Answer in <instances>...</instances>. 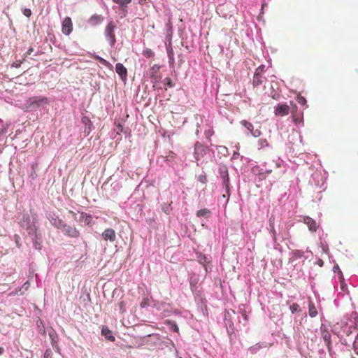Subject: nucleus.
<instances>
[{
	"instance_id": "1",
	"label": "nucleus",
	"mask_w": 358,
	"mask_h": 358,
	"mask_svg": "<svg viewBox=\"0 0 358 358\" xmlns=\"http://www.w3.org/2000/svg\"><path fill=\"white\" fill-rule=\"evenodd\" d=\"M337 326L341 329V331L349 336L352 334L354 330L358 329V319L348 318L346 320H342L340 323H337Z\"/></svg>"
},
{
	"instance_id": "2",
	"label": "nucleus",
	"mask_w": 358,
	"mask_h": 358,
	"mask_svg": "<svg viewBox=\"0 0 358 358\" xmlns=\"http://www.w3.org/2000/svg\"><path fill=\"white\" fill-rule=\"evenodd\" d=\"M48 103V99L45 96H33L27 101V109L31 110L38 108L41 105H46Z\"/></svg>"
},
{
	"instance_id": "3",
	"label": "nucleus",
	"mask_w": 358,
	"mask_h": 358,
	"mask_svg": "<svg viewBox=\"0 0 358 358\" xmlns=\"http://www.w3.org/2000/svg\"><path fill=\"white\" fill-rule=\"evenodd\" d=\"M115 24L113 21H110L106 25L104 30V34L106 38V40L109 41V43L111 47L114 46L116 43V38L115 34Z\"/></svg>"
},
{
	"instance_id": "4",
	"label": "nucleus",
	"mask_w": 358,
	"mask_h": 358,
	"mask_svg": "<svg viewBox=\"0 0 358 358\" xmlns=\"http://www.w3.org/2000/svg\"><path fill=\"white\" fill-rule=\"evenodd\" d=\"M207 148L202 143L196 142L194 145V157L199 161L202 159L206 154Z\"/></svg>"
},
{
	"instance_id": "5",
	"label": "nucleus",
	"mask_w": 358,
	"mask_h": 358,
	"mask_svg": "<svg viewBox=\"0 0 358 358\" xmlns=\"http://www.w3.org/2000/svg\"><path fill=\"white\" fill-rule=\"evenodd\" d=\"M61 229L66 236L71 238H78L80 236L78 230L73 226L67 225L64 223V226H62Z\"/></svg>"
},
{
	"instance_id": "6",
	"label": "nucleus",
	"mask_w": 358,
	"mask_h": 358,
	"mask_svg": "<svg viewBox=\"0 0 358 358\" xmlns=\"http://www.w3.org/2000/svg\"><path fill=\"white\" fill-rule=\"evenodd\" d=\"M320 331L321 336L325 342L329 352H330L331 350V334L324 325L320 327Z\"/></svg>"
},
{
	"instance_id": "7",
	"label": "nucleus",
	"mask_w": 358,
	"mask_h": 358,
	"mask_svg": "<svg viewBox=\"0 0 358 358\" xmlns=\"http://www.w3.org/2000/svg\"><path fill=\"white\" fill-rule=\"evenodd\" d=\"M160 68L161 66L159 65L154 64L149 69V75L155 83L158 82L161 79Z\"/></svg>"
},
{
	"instance_id": "8",
	"label": "nucleus",
	"mask_w": 358,
	"mask_h": 358,
	"mask_svg": "<svg viewBox=\"0 0 358 358\" xmlns=\"http://www.w3.org/2000/svg\"><path fill=\"white\" fill-rule=\"evenodd\" d=\"M73 30V23L69 17H66L62 22V31L64 34L69 35Z\"/></svg>"
},
{
	"instance_id": "9",
	"label": "nucleus",
	"mask_w": 358,
	"mask_h": 358,
	"mask_svg": "<svg viewBox=\"0 0 358 358\" xmlns=\"http://www.w3.org/2000/svg\"><path fill=\"white\" fill-rule=\"evenodd\" d=\"M102 237L104 241H109L110 242H114L116 240V233L114 229L112 228L106 229L102 233Z\"/></svg>"
},
{
	"instance_id": "10",
	"label": "nucleus",
	"mask_w": 358,
	"mask_h": 358,
	"mask_svg": "<svg viewBox=\"0 0 358 358\" xmlns=\"http://www.w3.org/2000/svg\"><path fill=\"white\" fill-rule=\"evenodd\" d=\"M48 219L50 222L57 229H62V226H64V222L62 220L59 219V217L54 213H50L48 216Z\"/></svg>"
},
{
	"instance_id": "11",
	"label": "nucleus",
	"mask_w": 358,
	"mask_h": 358,
	"mask_svg": "<svg viewBox=\"0 0 358 358\" xmlns=\"http://www.w3.org/2000/svg\"><path fill=\"white\" fill-rule=\"evenodd\" d=\"M241 124L244 126L252 135L254 137H259L262 132L259 129H254L253 125L252 123L246 121V120H242L241 122Z\"/></svg>"
},
{
	"instance_id": "12",
	"label": "nucleus",
	"mask_w": 358,
	"mask_h": 358,
	"mask_svg": "<svg viewBox=\"0 0 358 358\" xmlns=\"http://www.w3.org/2000/svg\"><path fill=\"white\" fill-rule=\"evenodd\" d=\"M289 113V106L287 104H278L275 108V114L278 116H285Z\"/></svg>"
},
{
	"instance_id": "13",
	"label": "nucleus",
	"mask_w": 358,
	"mask_h": 358,
	"mask_svg": "<svg viewBox=\"0 0 358 358\" xmlns=\"http://www.w3.org/2000/svg\"><path fill=\"white\" fill-rule=\"evenodd\" d=\"M115 71L120 76L123 81L127 78V69L121 63H117L115 65Z\"/></svg>"
},
{
	"instance_id": "14",
	"label": "nucleus",
	"mask_w": 358,
	"mask_h": 358,
	"mask_svg": "<svg viewBox=\"0 0 358 358\" xmlns=\"http://www.w3.org/2000/svg\"><path fill=\"white\" fill-rule=\"evenodd\" d=\"M303 222L308 226L310 231H316L318 229V224L316 221L310 217H304Z\"/></svg>"
},
{
	"instance_id": "15",
	"label": "nucleus",
	"mask_w": 358,
	"mask_h": 358,
	"mask_svg": "<svg viewBox=\"0 0 358 358\" xmlns=\"http://www.w3.org/2000/svg\"><path fill=\"white\" fill-rule=\"evenodd\" d=\"M222 178L223 185L225 187L226 192L227 194V199H229L230 187H229V178L227 171H225L224 173H222Z\"/></svg>"
},
{
	"instance_id": "16",
	"label": "nucleus",
	"mask_w": 358,
	"mask_h": 358,
	"mask_svg": "<svg viewBox=\"0 0 358 358\" xmlns=\"http://www.w3.org/2000/svg\"><path fill=\"white\" fill-rule=\"evenodd\" d=\"M101 334L110 341H115V337L112 335V331L107 327H102Z\"/></svg>"
},
{
	"instance_id": "17",
	"label": "nucleus",
	"mask_w": 358,
	"mask_h": 358,
	"mask_svg": "<svg viewBox=\"0 0 358 358\" xmlns=\"http://www.w3.org/2000/svg\"><path fill=\"white\" fill-rule=\"evenodd\" d=\"M264 78L262 76H258V73H255L252 80V84L255 87L261 85L264 80Z\"/></svg>"
},
{
	"instance_id": "18",
	"label": "nucleus",
	"mask_w": 358,
	"mask_h": 358,
	"mask_svg": "<svg viewBox=\"0 0 358 358\" xmlns=\"http://www.w3.org/2000/svg\"><path fill=\"white\" fill-rule=\"evenodd\" d=\"M308 314L311 317H314L317 315V309L310 299L309 300L308 303Z\"/></svg>"
},
{
	"instance_id": "19",
	"label": "nucleus",
	"mask_w": 358,
	"mask_h": 358,
	"mask_svg": "<svg viewBox=\"0 0 358 358\" xmlns=\"http://www.w3.org/2000/svg\"><path fill=\"white\" fill-rule=\"evenodd\" d=\"M103 20V17L100 15H94L90 19V23L92 25H96Z\"/></svg>"
},
{
	"instance_id": "20",
	"label": "nucleus",
	"mask_w": 358,
	"mask_h": 358,
	"mask_svg": "<svg viewBox=\"0 0 358 358\" xmlns=\"http://www.w3.org/2000/svg\"><path fill=\"white\" fill-rule=\"evenodd\" d=\"M210 213V212L208 209H206V208L201 209L197 211L196 216L197 217H204V216L208 215Z\"/></svg>"
},
{
	"instance_id": "21",
	"label": "nucleus",
	"mask_w": 358,
	"mask_h": 358,
	"mask_svg": "<svg viewBox=\"0 0 358 358\" xmlns=\"http://www.w3.org/2000/svg\"><path fill=\"white\" fill-rule=\"evenodd\" d=\"M113 1L120 6H127L131 2V0H113Z\"/></svg>"
},
{
	"instance_id": "22",
	"label": "nucleus",
	"mask_w": 358,
	"mask_h": 358,
	"mask_svg": "<svg viewBox=\"0 0 358 358\" xmlns=\"http://www.w3.org/2000/svg\"><path fill=\"white\" fill-rule=\"evenodd\" d=\"M143 55L145 57L150 58V57H153L154 55H155V53H154V52L151 49L146 48L145 50H144L143 51Z\"/></svg>"
},
{
	"instance_id": "23",
	"label": "nucleus",
	"mask_w": 358,
	"mask_h": 358,
	"mask_svg": "<svg viewBox=\"0 0 358 358\" xmlns=\"http://www.w3.org/2000/svg\"><path fill=\"white\" fill-rule=\"evenodd\" d=\"M206 137L208 141H211V136L214 134V130L212 127H210V128L205 131L204 132Z\"/></svg>"
},
{
	"instance_id": "24",
	"label": "nucleus",
	"mask_w": 358,
	"mask_h": 358,
	"mask_svg": "<svg viewBox=\"0 0 358 358\" xmlns=\"http://www.w3.org/2000/svg\"><path fill=\"white\" fill-rule=\"evenodd\" d=\"M289 309L292 313H294L296 312H301V310L299 305L296 303L292 304L289 307Z\"/></svg>"
},
{
	"instance_id": "25",
	"label": "nucleus",
	"mask_w": 358,
	"mask_h": 358,
	"mask_svg": "<svg viewBox=\"0 0 358 358\" xmlns=\"http://www.w3.org/2000/svg\"><path fill=\"white\" fill-rule=\"evenodd\" d=\"M353 350L356 354L358 355V335L356 336L354 343H353Z\"/></svg>"
},
{
	"instance_id": "26",
	"label": "nucleus",
	"mask_w": 358,
	"mask_h": 358,
	"mask_svg": "<svg viewBox=\"0 0 358 358\" xmlns=\"http://www.w3.org/2000/svg\"><path fill=\"white\" fill-rule=\"evenodd\" d=\"M150 305V301H149V299L148 298H145L143 299V301H141V308H145V307H147Z\"/></svg>"
},
{
	"instance_id": "27",
	"label": "nucleus",
	"mask_w": 358,
	"mask_h": 358,
	"mask_svg": "<svg viewBox=\"0 0 358 358\" xmlns=\"http://www.w3.org/2000/svg\"><path fill=\"white\" fill-rule=\"evenodd\" d=\"M269 345H271L269 344ZM268 345L267 343H262V344H261V343H257V344H256L254 347H252V348H254V349H259V348H266V347H268Z\"/></svg>"
},
{
	"instance_id": "28",
	"label": "nucleus",
	"mask_w": 358,
	"mask_h": 358,
	"mask_svg": "<svg viewBox=\"0 0 358 358\" xmlns=\"http://www.w3.org/2000/svg\"><path fill=\"white\" fill-rule=\"evenodd\" d=\"M264 66H259L256 71H255V73H258V76H262V72L264 71Z\"/></svg>"
},
{
	"instance_id": "29",
	"label": "nucleus",
	"mask_w": 358,
	"mask_h": 358,
	"mask_svg": "<svg viewBox=\"0 0 358 358\" xmlns=\"http://www.w3.org/2000/svg\"><path fill=\"white\" fill-rule=\"evenodd\" d=\"M259 143L261 148L268 145V143L266 139H260Z\"/></svg>"
},
{
	"instance_id": "30",
	"label": "nucleus",
	"mask_w": 358,
	"mask_h": 358,
	"mask_svg": "<svg viewBox=\"0 0 358 358\" xmlns=\"http://www.w3.org/2000/svg\"><path fill=\"white\" fill-rule=\"evenodd\" d=\"M30 286V283L29 281L25 282L23 285L20 287V291L24 289V291L27 290Z\"/></svg>"
},
{
	"instance_id": "31",
	"label": "nucleus",
	"mask_w": 358,
	"mask_h": 358,
	"mask_svg": "<svg viewBox=\"0 0 358 358\" xmlns=\"http://www.w3.org/2000/svg\"><path fill=\"white\" fill-rule=\"evenodd\" d=\"M168 55H169V58L170 59V61H171L172 62H174V57H173V51L172 49H170L168 50Z\"/></svg>"
},
{
	"instance_id": "32",
	"label": "nucleus",
	"mask_w": 358,
	"mask_h": 358,
	"mask_svg": "<svg viewBox=\"0 0 358 358\" xmlns=\"http://www.w3.org/2000/svg\"><path fill=\"white\" fill-rule=\"evenodd\" d=\"M22 13H23V14H24L25 16H27V17H30V15H31V10H30V9H29V8H24V9H23Z\"/></svg>"
},
{
	"instance_id": "33",
	"label": "nucleus",
	"mask_w": 358,
	"mask_h": 358,
	"mask_svg": "<svg viewBox=\"0 0 358 358\" xmlns=\"http://www.w3.org/2000/svg\"><path fill=\"white\" fill-rule=\"evenodd\" d=\"M298 102L301 105H305L306 103V99L303 96H299L298 97Z\"/></svg>"
},
{
	"instance_id": "34",
	"label": "nucleus",
	"mask_w": 358,
	"mask_h": 358,
	"mask_svg": "<svg viewBox=\"0 0 358 358\" xmlns=\"http://www.w3.org/2000/svg\"><path fill=\"white\" fill-rule=\"evenodd\" d=\"M269 230H270L271 233L272 234V236H273V240H275L276 239L277 233H276V231L275 229V227L269 228Z\"/></svg>"
},
{
	"instance_id": "35",
	"label": "nucleus",
	"mask_w": 358,
	"mask_h": 358,
	"mask_svg": "<svg viewBox=\"0 0 358 358\" xmlns=\"http://www.w3.org/2000/svg\"><path fill=\"white\" fill-rule=\"evenodd\" d=\"M44 358H52V351L50 349L45 351Z\"/></svg>"
},
{
	"instance_id": "36",
	"label": "nucleus",
	"mask_w": 358,
	"mask_h": 358,
	"mask_svg": "<svg viewBox=\"0 0 358 358\" xmlns=\"http://www.w3.org/2000/svg\"><path fill=\"white\" fill-rule=\"evenodd\" d=\"M273 162L275 164V168L281 166L282 161L280 159H277L275 161L273 160Z\"/></svg>"
},
{
	"instance_id": "37",
	"label": "nucleus",
	"mask_w": 358,
	"mask_h": 358,
	"mask_svg": "<svg viewBox=\"0 0 358 358\" xmlns=\"http://www.w3.org/2000/svg\"><path fill=\"white\" fill-rule=\"evenodd\" d=\"M199 180L201 182V183H206L207 182V178H206V176H199Z\"/></svg>"
},
{
	"instance_id": "38",
	"label": "nucleus",
	"mask_w": 358,
	"mask_h": 358,
	"mask_svg": "<svg viewBox=\"0 0 358 358\" xmlns=\"http://www.w3.org/2000/svg\"><path fill=\"white\" fill-rule=\"evenodd\" d=\"M275 217L271 216L269 219V228L274 227Z\"/></svg>"
},
{
	"instance_id": "39",
	"label": "nucleus",
	"mask_w": 358,
	"mask_h": 358,
	"mask_svg": "<svg viewBox=\"0 0 358 358\" xmlns=\"http://www.w3.org/2000/svg\"><path fill=\"white\" fill-rule=\"evenodd\" d=\"M165 80H166V84L168 86H169L170 87H172L173 86V84L170 78H167L165 79Z\"/></svg>"
},
{
	"instance_id": "40",
	"label": "nucleus",
	"mask_w": 358,
	"mask_h": 358,
	"mask_svg": "<svg viewBox=\"0 0 358 358\" xmlns=\"http://www.w3.org/2000/svg\"><path fill=\"white\" fill-rule=\"evenodd\" d=\"M294 255L296 257H301L303 255V252L301 251L296 250V252H294Z\"/></svg>"
},
{
	"instance_id": "41",
	"label": "nucleus",
	"mask_w": 358,
	"mask_h": 358,
	"mask_svg": "<svg viewBox=\"0 0 358 358\" xmlns=\"http://www.w3.org/2000/svg\"><path fill=\"white\" fill-rule=\"evenodd\" d=\"M34 245H35V248L36 249H38V250L41 249V244L37 241H35Z\"/></svg>"
},
{
	"instance_id": "42",
	"label": "nucleus",
	"mask_w": 358,
	"mask_h": 358,
	"mask_svg": "<svg viewBox=\"0 0 358 358\" xmlns=\"http://www.w3.org/2000/svg\"><path fill=\"white\" fill-rule=\"evenodd\" d=\"M34 52V48H30L27 51V55H31L32 52Z\"/></svg>"
},
{
	"instance_id": "43",
	"label": "nucleus",
	"mask_w": 358,
	"mask_h": 358,
	"mask_svg": "<svg viewBox=\"0 0 358 358\" xmlns=\"http://www.w3.org/2000/svg\"><path fill=\"white\" fill-rule=\"evenodd\" d=\"M242 315H243V317H244V319H245V320H248V315H247V314H246V313H245V310H243V311H242Z\"/></svg>"
},
{
	"instance_id": "44",
	"label": "nucleus",
	"mask_w": 358,
	"mask_h": 358,
	"mask_svg": "<svg viewBox=\"0 0 358 358\" xmlns=\"http://www.w3.org/2000/svg\"><path fill=\"white\" fill-rule=\"evenodd\" d=\"M15 243H16L17 247L20 248V244L19 243V240H18L19 239V236H15Z\"/></svg>"
},
{
	"instance_id": "45",
	"label": "nucleus",
	"mask_w": 358,
	"mask_h": 358,
	"mask_svg": "<svg viewBox=\"0 0 358 358\" xmlns=\"http://www.w3.org/2000/svg\"><path fill=\"white\" fill-rule=\"evenodd\" d=\"M119 306H120V310L124 312V303L122 301H121L120 303H119Z\"/></svg>"
},
{
	"instance_id": "46",
	"label": "nucleus",
	"mask_w": 358,
	"mask_h": 358,
	"mask_svg": "<svg viewBox=\"0 0 358 358\" xmlns=\"http://www.w3.org/2000/svg\"><path fill=\"white\" fill-rule=\"evenodd\" d=\"M265 171H266V173H268H268H271L272 172V169H271V168L268 169V168H266H266H265Z\"/></svg>"
},
{
	"instance_id": "47",
	"label": "nucleus",
	"mask_w": 358,
	"mask_h": 358,
	"mask_svg": "<svg viewBox=\"0 0 358 358\" xmlns=\"http://www.w3.org/2000/svg\"><path fill=\"white\" fill-rule=\"evenodd\" d=\"M100 60H101V62L103 64H105V65L108 63V62H107V61H106V60H105V59H100Z\"/></svg>"
},
{
	"instance_id": "48",
	"label": "nucleus",
	"mask_w": 358,
	"mask_h": 358,
	"mask_svg": "<svg viewBox=\"0 0 358 358\" xmlns=\"http://www.w3.org/2000/svg\"><path fill=\"white\" fill-rule=\"evenodd\" d=\"M4 352V349L2 347H0V355H2Z\"/></svg>"
},
{
	"instance_id": "49",
	"label": "nucleus",
	"mask_w": 358,
	"mask_h": 358,
	"mask_svg": "<svg viewBox=\"0 0 358 358\" xmlns=\"http://www.w3.org/2000/svg\"><path fill=\"white\" fill-rule=\"evenodd\" d=\"M319 265L322 266L323 265V262L322 260L319 261Z\"/></svg>"
},
{
	"instance_id": "50",
	"label": "nucleus",
	"mask_w": 358,
	"mask_h": 358,
	"mask_svg": "<svg viewBox=\"0 0 358 358\" xmlns=\"http://www.w3.org/2000/svg\"><path fill=\"white\" fill-rule=\"evenodd\" d=\"M69 213L73 214V215H76V213L74 212H73L72 210H70Z\"/></svg>"
},
{
	"instance_id": "51",
	"label": "nucleus",
	"mask_w": 358,
	"mask_h": 358,
	"mask_svg": "<svg viewBox=\"0 0 358 358\" xmlns=\"http://www.w3.org/2000/svg\"><path fill=\"white\" fill-rule=\"evenodd\" d=\"M341 334V331H338V332H335V334L339 336V334Z\"/></svg>"
},
{
	"instance_id": "52",
	"label": "nucleus",
	"mask_w": 358,
	"mask_h": 358,
	"mask_svg": "<svg viewBox=\"0 0 358 358\" xmlns=\"http://www.w3.org/2000/svg\"><path fill=\"white\" fill-rule=\"evenodd\" d=\"M176 330L178 331V327H176Z\"/></svg>"
},
{
	"instance_id": "53",
	"label": "nucleus",
	"mask_w": 358,
	"mask_h": 358,
	"mask_svg": "<svg viewBox=\"0 0 358 358\" xmlns=\"http://www.w3.org/2000/svg\"><path fill=\"white\" fill-rule=\"evenodd\" d=\"M352 358H356V357H352Z\"/></svg>"
},
{
	"instance_id": "54",
	"label": "nucleus",
	"mask_w": 358,
	"mask_h": 358,
	"mask_svg": "<svg viewBox=\"0 0 358 358\" xmlns=\"http://www.w3.org/2000/svg\"><path fill=\"white\" fill-rule=\"evenodd\" d=\"M179 358H182V357H179Z\"/></svg>"
}]
</instances>
